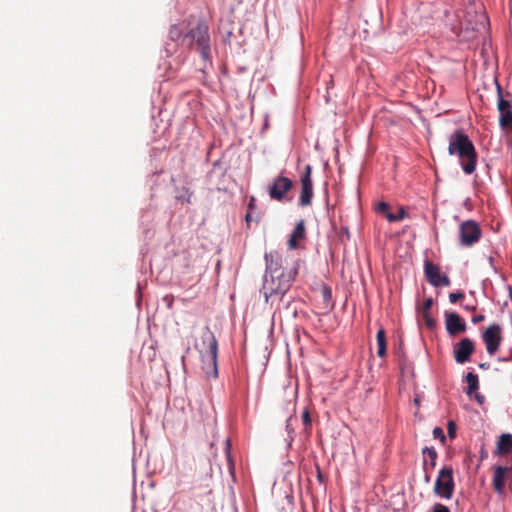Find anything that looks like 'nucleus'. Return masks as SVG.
<instances>
[{"label":"nucleus","instance_id":"obj_21","mask_svg":"<svg viewBox=\"0 0 512 512\" xmlns=\"http://www.w3.org/2000/svg\"><path fill=\"white\" fill-rule=\"evenodd\" d=\"M323 302L325 304V307H332L331 301H332V292L330 287L324 285L321 290Z\"/></svg>","mask_w":512,"mask_h":512},{"label":"nucleus","instance_id":"obj_25","mask_svg":"<svg viewBox=\"0 0 512 512\" xmlns=\"http://www.w3.org/2000/svg\"><path fill=\"white\" fill-rule=\"evenodd\" d=\"M433 306V299L431 297L426 298L421 307V314L430 313Z\"/></svg>","mask_w":512,"mask_h":512},{"label":"nucleus","instance_id":"obj_11","mask_svg":"<svg viewBox=\"0 0 512 512\" xmlns=\"http://www.w3.org/2000/svg\"><path fill=\"white\" fill-rule=\"evenodd\" d=\"M475 351V344L470 338H463L454 345L453 354L458 364H464L470 360Z\"/></svg>","mask_w":512,"mask_h":512},{"label":"nucleus","instance_id":"obj_20","mask_svg":"<svg viewBox=\"0 0 512 512\" xmlns=\"http://www.w3.org/2000/svg\"><path fill=\"white\" fill-rule=\"evenodd\" d=\"M497 89H498L497 107H498L499 112H503L505 110H511L512 109L511 102L502 97L501 87L499 85H497Z\"/></svg>","mask_w":512,"mask_h":512},{"label":"nucleus","instance_id":"obj_22","mask_svg":"<svg viewBox=\"0 0 512 512\" xmlns=\"http://www.w3.org/2000/svg\"><path fill=\"white\" fill-rule=\"evenodd\" d=\"M405 216H406L405 209L403 207H400L397 214L387 213L386 214V219L389 222H396V221H400V220L404 219Z\"/></svg>","mask_w":512,"mask_h":512},{"label":"nucleus","instance_id":"obj_37","mask_svg":"<svg viewBox=\"0 0 512 512\" xmlns=\"http://www.w3.org/2000/svg\"><path fill=\"white\" fill-rule=\"evenodd\" d=\"M464 14H465V13H464V11H458V12H457V14H456V16H457L458 18H461L462 16H464Z\"/></svg>","mask_w":512,"mask_h":512},{"label":"nucleus","instance_id":"obj_10","mask_svg":"<svg viewBox=\"0 0 512 512\" xmlns=\"http://www.w3.org/2000/svg\"><path fill=\"white\" fill-rule=\"evenodd\" d=\"M489 355H494L502 341V329L498 324H492L482 334Z\"/></svg>","mask_w":512,"mask_h":512},{"label":"nucleus","instance_id":"obj_2","mask_svg":"<svg viewBox=\"0 0 512 512\" xmlns=\"http://www.w3.org/2000/svg\"><path fill=\"white\" fill-rule=\"evenodd\" d=\"M448 153L456 155L463 171L470 175L476 170L477 152L473 142L461 130H456L449 138Z\"/></svg>","mask_w":512,"mask_h":512},{"label":"nucleus","instance_id":"obj_36","mask_svg":"<svg viewBox=\"0 0 512 512\" xmlns=\"http://www.w3.org/2000/svg\"><path fill=\"white\" fill-rule=\"evenodd\" d=\"M467 310H470L472 312H474L476 310V306H466L465 307Z\"/></svg>","mask_w":512,"mask_h":512},{"label":"nucleus","instance_id":"obj_30","mask_svg":"<svg viewBox=\"0 0 512 512\" xmlns=\"http://www.w3.org/2000/svg\"><path fill=\"white\" fill-rule=\"evenodd\" d=\"M432 510L433 512H450V509L441 503L434 504Z\"/></svg>","mask_w":512,"mask_h":512},{"label":"nucleus","instance_id":"obj_17","mask_svg":"<svg viewBox=\"0 0 512 512\" xmlns=\"http://www.w3.org/2000/svg\"><path fill=\"white\" fill-rule=\"evenodd\" d=\"M376 340H377V346H378L377 355L379 357L383 358L386 356L387 344H386L385 330L382 327H380L377 331Z\"/></svg>","mask_w":512,"mask_h":512},{"label":"nucleus","instance_id":"obj_24","mask_svg":"<svg viewBox=\"0 0 512 512\" xmlns=\"http://www.w3.org/2000/svg\"><path fill=\"white\" fill-rule=\"evenodd\" d=\"M376 211L382 214L386 218L387 213H392L390 211V205L387 202H380L376 207Z\"/></svg>","mask_w":512,"mask_h":512},{"label":"nucleus","instance_id":"obj_38","mask_svg":"<svg viewBox=\"0 0 512 512\" xmlns=\"http://www.w3.org/2000/svg\"><path fill=\"white\" fill-rule=\"evenodd\" d=\"M185 33H181V39L180 41H178V44H180L181 46H183V37H184Z\"/></svg>","mask_w":512,"mask_h":512},{"label":"nucleus","instance_id":"obj_34","mask_svg":"<svg viewBox=\"0 0 512 512\" xmlns=\"http://www.w3.org/2000/svg\"><path fill=\"white\" fill-rule=\"evenodd\" d=\"M475 398H476V400H477L480 404H482V403L484 402V396H483V395L476 394V395H475Z\"/></svg>","mask_w":512,"mask_h":512},{"label":"nucleus","instance_id":"obj_31","mask_svg":"<svg viewBox=\"0 0 512 512\" xmlns=\"http://www.w3.org/2000/svg\"><path fill=\"white\" fill-rule=\"evenodd\" d=\"M302 420H303V423L306 427H311V417H310V414H309V411L308 410H305L303 413H302Z\"/></svg>","mask_w":512,"mask_h":512},{"label":"nucleus","instance_id":"obj_6","mask_svg":"<svg viewBox=\"0 0 512 512\" xmlns=\"http://www.w3.org/2000/svg\"><path fill=\"white\" fill-rule=\"evenodd\" d=\"M481 237V229L473 220H467L459 226L460 244L465 247H471L479 241Z\"/></svg>","mask_w":512,"mask_h":512},{"label":"nucleus","instance_id":"obj_4","mask_svg":"<svg viewBox=\"0 0 512 512\" xmlns=\"http://www.w3.org/2000/svg\"><path fill=\"white\" fill-rule=\"evenodd\" d=\"M201 347L199 348V352L203 361V368L206 370L208 375H212L213 377H217V354H218V343L217 340L212 333V331L205 327L201 335Z\"/></svg>","mask_w":512,"mask_h":512},{"label":"nucleus","instance_id":"obj_33","mask_svg":"<svg viewBox=\"0 0 512 512\" xmlns=\"http://www.w3.org/2000/svg\"><path fill=\"white\" fill-rule=\"evenodd\" d=\"M210 478H211V476H208V477L205 479V483L203 484V487H204V488H205V490H206L205 492H206V493H209V494L211 493V488H210V483H209V482H210Z\"/></svg>","mask_w":512,"mask_h":512},{"label":"nucleus","instance_id":"obj_27","mask_svg":"<svg viewBox=\"0 0 512 512\" xmlns=\"http://www.w3.org/2000/svg\"><path fill=\"white\" fill-rule=\"evenodd\" d=\"M457 431V425L454 421H449L447 424V432L450 438H455Z\"/></svg>","mask_w":512,"mask_h":512},{"label":"nucleus","instance_id":"obj_39","mask_svg":"<svg viewBox=\"0 0 512 512\" xmlns=\"http://www.w3.org/2000/svg\"><path fill=\"white\" fill-rule=\"evenodd\" d=\"M512 360V352L510 356H506V358H503V361H511Z\"/></svg>","mask_w":512,"mask_h":512},{"label":"nucleus","instance_id":"obj_35","mask_svg":"<svg viewBox=\"0 0 512 512\" xmlns=\"http://www.w3.org/2000/svg\"><path fill=\"white\" fill-rule=\"evenodd\" d=\"M255 198L254 197H251L250 201H249V205H248V208L249 209H253L255 207Z\"/></svg>","mask_w":512,"mask_h":512},{"label":"nucleus","instance_id":"obj_23","mask_svg":"<svg viewBox=\"0 0 512 512\" xmlns=\"http://www.w3.org/2000/svg\"><path fill=\"white\" fill-rule=\"evenodd\" d=\"M424 455H427L430 459V466L434 468L436 465L437 452L433 447H425L422 451Z\"/></svg>","mask_w":512,"mask_h":512},{"label":"nucleus","instance_id":"obj_8","mask_svg":"<svg viewBox=\"0 0 512 512\" xmlns=\"http://www.w3.org/2000/svg\"><path fill=\"white\" fill-rule=\"evenodd\" d=\"M312 166L307 164L304 173L300 177L301 193L298 204L301 207L310 206L313 198Z\"/></svg>","mask_w":512,"mask_h":512},{"label":"nucleus","instance_id":"obj_29","mask_svg":"<svg viewBox=\"0 0 512 512\" xmlns=\"http://www.w3.org/2000/svg\"><path fill=\"white\" fill-rule=\"evenodd\" d=\"M464 293L463 292H455V293H450L449 294V300L451 303H456L458 302L459 300L463 299L464 298Z\"/></svg>","mask_w":512,"mask_h":512},{"label":"nucleus","instance_id":"obj_1","mask_svg":"<svg viewBox=\"0 0 512 512\" xmlns=\"http://www.w3.org/2000/svg\"><path fill=\"white\" fill-rule=\"evenodd\" d=\"M266 275L262 287L266 302L274 297L279 300L290 289L292 282L295 280L298 269L296 266L283 268V257L277 251H270L265 254Z\"/></svg>","mask_w":512,"mask_h":512},{"label":"nucleus","instance_id":"obj_26","mask_svg":"<svg viewBox=\"0 0 512 512\" xmlns=\"http://www.w3.org/2000/svg\"><path fill=\"white\" fill-rule=\"evenodd\" d=\"M433 437H434L435 439H439V440H440V442H441L442 444H444V443H445L446 437H445V435H444V431H443V429H442V428H440V427H435V428L433 429Z\"/></svg>","mask_w":512,"mask_h":512},{"label":"nucleus","instance_id":"obj_3","mask_svg":"<svg viewBox=\"0 0 512 512\" xmlns=\"http://www.w3.org/2000/svg\"><path fill=\"white\" fill-rule=\"evenodd\" d=\"M209 29L205 22L198 21L191 26L188 23L186 34L183 37V46L193 48L196 46L203 59H207L210 54Z\"/></svg>","mask_w":512,"mask_h":512},{"label":"nucleus","instance_id":"obj_9","mask_svg":"<svg viewBox=\"0 0 512 512\" xmlns=\"http://www.w3.org/2000/svg\"><path fill=\"white\" fill-rule=\"evenodd\" d=\"M424 274L427 281L434 287H448L451 284L450 278L441 273L440 266L429 260L424 262Z\"/></svg>","mask_w":512,"mask_h":512},{"label":"nucleus","instance_id":"obj_40","mask_svg":"<svg viewBox=\"0 0 512 512\" xmlns=\"http://www.w3.org/2000/svg\"><path fill=\"white\" fill-rule=\"evenodd\" d=\"M246 221L249 222L251 220V215L250 213H247L246 214V217H245Z\"/></svg>","mask_w":512,"mask_h":512},{"label":"nucleus","instance_id":"obj_41","mask_svg":"<svg viewBox=\"0 0 512 512\" xmlns=\"http://www.w3.org/2000/svg\"><path fill=\"white\" fill-rule=\"evenodd\" d=\"M479 367H480V368H482V369H484V368H487V367H488V365H486L485 363H482V364H480V365H479Z\"/></svg>","mask_w":512,"mask_h":512},{"label":"nucleus","instance_id":"obj_5","mask_svg":"<svg viewBox=\"0 0 512 512\" xmlns=\"http://www.w3.org/2000/svg\"><path fill=\"white\" fill-rule=\"evenodd\" d=\"M453 469L450 466L443 467L436 479L434 493L444 499H451L454 493Z\"/></svg>","mask_w":512,"mask_h":512},{"label":"nucleus","instance_id":"obj_16","mask_svg":"<svg viewBox=\"0 0 512 512\" xmlns=\"http://www.w3.org/2000/svg\"><path fill=\"white\" fill-rule=\"evenodd\" d=\"M187 28L188 22L186 21L172 25L169 29V39L178 43V41L181 39V33L186 34Z\"/></svg>","mask_w":512,"mask_h":512},{"label":"nucleus","instance_id":"obj_13","mask_svg":"<svg viewBox=\"0 0 512 512\" xmlns=\"http://www.w3.org/2000/svg\"><path fill=\"white\" fill-rule=\"evenodd\" d=\"M446 330L451 336L458 335L466 331L465 321L455 312L446 314Z\"/></svg>","mask_w":512,"mask_h":512},{"label":"nucleus","instance_id":"obj_14","mask_svg":"<svg viewBox=\"0 0 512 512\" xmlns=\"http://www.w3.org/2000/svg\"><path fill=\"white\" fill-rule=\"evenodd\" d=\"M306 237V230H305V223L304 220H300L292 234L290 235V238L288 240V246L290 249H297L300 247V242L304 240Z\"/></svg>","mask_w":512,"mask_h":512},{"label":"nucleus","instance_id":"obj_7","mask_svg":"<svg viewBox=\"0 0 512 512\" xmlns=\"http://www.w3.org/2000/svg\"><path fill=\"white\" fill-rule=\"evenodd\" d=\"M293 181L288 177L279 175L268 188L269 197L278 202L289 200L287 193L293 188Z\"/></svg>","mask_w":512,"mask_h":512},{"label":"nucleus","instance_id":"obj_32","mask_svg":"<svg viewBox=\"0 0 512 512\" xmlns=\"http://www.w3.org/2000/svg\"><path fill=\"white\" fill-rule=\"evenodd\" d=\"M484 319H485V316L483 314H479V315H475L472 317V322L474 324H478V323L484 321Z\"/></svg>","mask_w":512,"mask_h":512},{"label":"nucleus","instance_id":"obj_15","mask_svg":"<svg viewBox=\"0 0 512 512\" xmlns=\"http://www.w3.org/2000/svg\"><path fill=\"white\" fill-rule=\"evenodd\" d=\"M510 453H512V435L505 433L500 435L494 454L502 456Z\"/></svg>","mask_w":512,"mask_h":512},{"label":"nucleus","instance_id":"obj_28","mask_svg":"<svg viewBox=\"0 0 512 512\" xmlns=\"http://www.w3.org/2000/svg\"><path fill=\"white\" fill-rule=\"evenodd\" d=\"M422 316L428 328H433L435 326V320L432 318L430 313L422 314Z\"/></svg>","mask_w":512,"mask_h":512},{"label":"nucleus","instance_id":"obj_18","mask_svg":"<svg viewBox=\"0 0 512 512\" xmlns=\"http://www.w3.org/2000/svg\"><path fill=\"white\" fill-rule=\"evenodd\" d=\"M465 380L468 384L467 394L471 396L472 393L475 392L479 387L478 376L472 372H469L466 374Z\"/></svg>","mask_w":512,"mask_h":512},{"label":"nucleus","instance_id":"obj_19","mask_svg":"<svg viewBox=\"0 0 512 512\" xmlns=\"http://www.w3.org/2000/svg\"><path fill=\"white\" fill-rule=\"evenodd\" d=\"M499 123L500 126L504 129L512 128V109L511 110H505L503 112H499Z\"/></svg>","mask_w":512,"mask_h":512},{"label":"nucleus","instance_id":"obj_12","mask_svg":"<svg viewBox=\"0 0 512 512\" xmlns=\"http://www.w3.org/2000/svg\"><path fill=\"white\" fill-rule=\"evenodd\" d=\"M469 16L470 17L464 21L461 20L458 25H452L453 33L456 37L462 40L469 39L471 37L470 33H473L475 30H477L476 21H473L472 15Z\"/></svg>","mask_w":512,"mask_h":512}]
</instances>
